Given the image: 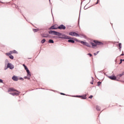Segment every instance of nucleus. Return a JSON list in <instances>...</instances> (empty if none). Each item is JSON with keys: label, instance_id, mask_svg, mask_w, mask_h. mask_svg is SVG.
I'll use <instances>...</instances> for the list:
<instances>
[{"label": "nucleus", "instance_id": "obj_10", "mask_svg": "<svg viewBox=\"0 0 124 124\" xmlns=\"http://www.w3.org/2000/svg\"><path fill=\"white\" fill-rule=\"evenodd\" d=\"M12 79L14 81H18V78L16 76H14Z\"/></svg>", "mask_w": 124, "mask_h": 124}, {"label": "nucleus", "instance_id": "obj_8", "mask_svg": "<svg viewBox=\"0 0 124 124\" xmlns=\"http://www.w3.org/2000/svg\"><path fill=\"white\" fill-rule=\"evenodd\" d=\"M58 29H59V30H65L66 27L64 25L62 24L59 26Z\"/></svg>", "mask_w": 124, "mask_h": 124}, {"label": "nucleus", "instance_id": "obj_9", "mask_svg": "<svg viewBox=\"0 0 124 124\" xmlns=\"http://www.w3.org/2000/svg\"><path fill=\"white\" fill-rule=\"evenodd\" d=\"M108 78H109V79H111V80H116V79H117L116 76H110L108 77Z\"/></svg>", "mask_w": 124, "mask_h": 124}, {"label": "nucleus", "instance_id": "obj_22", "mask_svg": "<svg viewBox=\"0 0 124 124\" xmlns=\"http://www.w3.org/2000/svg\"><path fill=\"white\" fill-rule=\"evenodd\" d=\"M46 41V40L43 39L41 41V43H45V42Z\"/></svg>", "mask_w": 124, "mask_h": 124}, {"label": "nucleus", "instance_id": "obj_32", "mask_svg": "<svg viewBox=\"0 0 124 124\" xmlns=\"http://www.w3.org/2000/svg\"><path fill=\"white\" fill-rule=\"evenodd\" d=\"M87 1H88V2H90V1H91L90 0H87Z\"/></svg>", "mask_w": 124, "mask_h": 124}, {"label": "nucleus", "instance_id": "obj_1", "mask_svg": "<svg viewBox=\"0 0 124 124\" xmlns=\"http://www.w3.org/2000/svg\"><path fill=\"white\" fill-rule=\"evenodd\" d=\"M23 66H24L25 70L26 71V72L27 73V79L30 80L31 79L30 77L31 76V72L29 70V68L26 66L25 64H23Z\"/></svg>", "mask_w": 124, "mask_h": 124}, {"label": "nucleus", "instance_id": "obj_25", "mask_svg": "<svg viewBox=\"0 0 124 124\" xmlns=\"http://www.w3.org/2000/svg\"><path fill=\"white\" fill-rule=\"evenodd\" d=\"M87 55L90 56V57H92V54H91V53H88Z\"/></svg>", "mask_w": 124, "mask_h": 124}, {"label": "nucleus", "instance_id": "obj_19", "mask_svg": "<svg viewBox=\"0 0 124 124\" xmlns=\"http://www.w3.org/2000/svg\"><path fill=\"white\" fill-rule=\"evenodd\" d=\"M49 43H54V41L53 40H49Z\"/></svg>", "mask_w": 124, "mask_h": 124}, {"label": "nucleus", "instance_id": "obj_14", "mask_svg": "<svg viewBox=\"0 0 124 124\" xmlns=\"http://www.w3.org/2000/svg\"><path fill=\"white\" fill-rule=\"evenodd\" d=\"M68 41L71 43H74L75 42L73 40H69Z\"/></svg>", "mask_w": 124, "mask_h": 124}, {"label": "nucleus", "instance_id": "obj_5", "mask_svg": "<svg viewBox=\"0 0 124 124\" xmlns=\"http://www.w3.org/2000/svg\"><path fill=\"white\" fill-rule=\"evenodd\" d=\"M59 38L64 39H69V37L66 35L62 34V35H61V36L59 37Z\"/></svg>", "mask_w": 124, "mask_h": 124}, {"label": "nucleus", "instance_id": "obj_36", "mask_svg": "<svg viewBox=\"0 0 124 124\" xmlns=\"http://www.w3.org/2000/svg\"><path fill=\"white\" fill-rule=\"evenodd\" d=\"M124 54H122L121 55V56H124Z\"/></svg>", "mask_w": 124, "mask_h": 124}, {"label": "nucleus", "instance_id": "obj_2", "mask_svg": "<svg viewBox=\"0 0 124 124\" xmlns=\"http://www.w3.org/2000/svg\"><path fill=\"white\" fill-rule=\"evenodd\" d=\"M94 43H90V45H92V48H94V47H96L97 45H101L102 43L99 42L97 41H94Z\"/></svg>", "mask_w": 124, "mask_h": 124}, {"label": "nucleus", "instance_id": "obj_35", "mask_svg": "<svg viewBox=\"0 0 124 124\" xmlns=\"http://www.w3.org/2000/svg\"><path fill=\"white\" fill-rule=\"evenodd\" d=\"M98 3V0H97V2L96 3V4H97Z\"/></svg>", "mask_w": 124, "mask_h": 124}, {"label": "nucleus", "instance_id": "obj_18", "mask_svg": "<svg viewBox=\"0 0 124 124\" xmlns=\"http://www.w3.org/2000/svg\"><path fill=\"white\" fill-rule=\"evenodd\" d=\"M38 31H39V30L38 29H33V31H34V32H36Z\"/></svg>", "mask_w": 124, "mask_h": 124}, {"label": "nucleus", "instance_id": "obj_39", "mask_svg": "<svg viewBox=\"0 0 124 124\" xmlns=\"http://www.w3.org/2000/svg\"><path fill=\"white\" fill-rule=\"evenodd\" d=\"M86 99V98H83V99Z\"/></svg>", "mask_w": 124, "mask_h": 124}, {"label": "nucleus", "instance_id": "obj_34", "mask_svg": "<svg viewBox=\"0 0 124 124\" xmlns=\"http://www.w3.org/2000/svg\"><path fill=\"white\" fill-rule=\"evenodd\" d=\"M97 54H96V53H94V56H96Z\"/></svg>", "mask_w": 124, "mask_h": 124}, {"label": "nucleus", "instance_id": "obj_12", "mask_svg": "<svg viewBox=\"0 0 124 124\" xmlns=\"http://www.w3.org/2000/svg\"><path fill=\"white\" fill-rule=\"evenodd\" d=\"M8 92H16V90L14 89V88H10L8 90Z\"/></svg>", "mask_w": 124, "mask_h": 124}, {"label": "nucleus", "instance_id": "obj_21", "mask_svg": "<svg viewBox=\"0 0 124 124\" xmlns=\"http://www.w3.org/2000/svg\"><path fill=\"white\" fill-rule=\"evenodd\" d=\"M51 30H56L57 28H55V26H53L51 27Z\"/></svg>", "mask_w": 124, "mask_h": 124}, {"label": "nucleus", "instance_id": "obj_40", "mask_svg": "<svg viewBox=\"0 0 124 124\" xmlns=\"http://www.w3.org/2000/svg\"><path fill=\"white\" fill-rule=\"evenodd\" d=\"M6 62H8V60H6Z\"/></svg>", "mask_w": 124, "mask_h": 124}, {"label": "nucleus", "instance_id": "obj_31", "mask_svg": "<svg viewBox=\"0 0 124 124\" xmlns=\"http://www.w3.org/2000/svg\"><path fill=\"white\" fill-rule=\"evenodd\" d=\"M121 62H124V59H123H123H121Z\"/></svg>", "mask_w": 124, "mask_h": 124}, {"label": "nucleus", "instance_id": "obj_37", "mask_svg": "<svg viewBox=\"0 0 124 124\" xmlns=\"http://www.w3.org/2000/svg\"><path fill=\"white\" fill-rule=\"evenodd\" d=\"M121 63H122V61H121V62H120V64H121Z\"/></svg>", "mask_w": 124, "mask_h": 124}, {"label": "nucleus", "instance_id": "obj_13", "mask_svg": "<svg viewBox=\"0 0 124 124\" xmlns=\"http://www.w3.org/2000/svg\"><path fill=\"white\" fill-rule=\"evenodd\" d=\"M12 95H19V93L17 92H15L14 93H11Z\"/></svg>", "mask_w": 124, "mask_h": 124}, {"label": "nucleus", "instance_id": "obj_11", "mask_svg": "<svg viewBox=\"0 0 124 124\" xmlns=\"http://www.w3.org/2000/svg\"><path fill=\"white\" fill-rule=\"evenodd\" d=\"M42 36L43 37H48V36H49V34L47 33H44L42 34Z\"/></svg>", "mask_w": 124, "mask_h": 124}, {"label": "nucleus", "instance_id": "obj_26", "mask_svg": "<svg viewBox=\"0 0 124 124\" xmlns=\"http://www.w3.org/2000/svg\"><path fill=\"white\" fill-rule=\"evenodd\" d=\"M19 80H24V78H19Z\"/></svg>", "mask_w": 124, "mask_h": 124}, {"label": "nucleus", "instance_id": "obj_4", "mask_svg": "<svg viewBox=\"0 0 124 124\" xmlns=\"http://www.w3.org/2000/svg\"><path fill=\"white\" fill-rule=\"evenodd\" d=\"M7 68H10V69H13L14 68V65L11 64V63H8L7 64V68H5V70H6Z\"/></svg>", "mask_w": 124, "mask_h": 124}, {"label": "nucleus", "instance_id": "obj_17", "mask_svg": "<svg viewBox=\"0 0 124 124\" xmlns=\"http://www.w3.org/2000/svg\"><path fill=\"white\" fill-rule=\"evenodd\" d=\"M10 59H11V60H13L14 59V57L12 56V55L9 56Z\"/></svg>", "mask_w": 124, "mask_h": 124}, {"label": "nucleus", "instance_id": "obj_23", "mask_svg": "<svg viewBox=\"0 0 124 124\" xmlns=\"http://www.w3.org/2000/svg\"><path fill=\"white\" fill-rule=\"evenodd\" d=\"M91 84H92V85L93 84V78L92 77V82H91Z\"/></svg>", "mask_w": 124, "mask_h": 124}, {"label": "nucleus", "instance_id": "obj_27", "mask_svg": "<svg viewBox=\"0 0 124 124\" xmlns=\"http://www.w3.org/2000/svg\"><path fill=\"white\" fill-rule=\"evenodd\" d=\"M93 95H91L90 96H89V98H93Z\"/></svg>", "mask_w": 124, "mask_h": 124}, {"label": "nucleus", "instance_id": "obj_3", "mask_svg": "<svg viewBox=\"0 0 124 124\" xmlns=\"http://www.w3.org/2000/svg\"><path fill=\"white\" fill-rule=\"evenodd\" d=\"M49 33H50V34H53L54 35H62V33H61L60 32H58L57 31H49Z\"/></svg>", "mask_w": 124, "mask_h": 124}, {"label": "nucleus", "instance_id": "obj_7", "mask_svg": "<svg viewBox=\"0 0 124 124\" xmlns=\"http://www.w3.org/2000/svg\"><path fill=\"white\" fill-rule=\"evenodd\" d=\"M80 42L81 43V44H83V45H85V46H87V47H91V45L86 42L80 41Z\"/></svg>", "mask_w": 124, "mask_h": 124}, {"label": "nucleus", "instance_id": "obj_29", "mask_svg": "<svg viewBox=\"0 0 124 124\" xmlns=\"http://www.w3.org/2000/svg\"><path fill=\"white\" fill-rule=\"evenodd\" d=\"M24 79H28V77H24Z\"/></svg>", "mask_w": 124, "mask_h": 124}, {"label": "nucleus", "instance_id": "obj_24", "mask_svg": "<svg viewBox=\"0 0 124 124\" xmlns=\"http://www.w3.org/2000/svg\"><path fill=\"white\" fill-rule=\"evenodd\" d=\"M0 83H3V81H2V79H0Z\"/></svg>", "mask_w": 124, "mask_h": 124}, {"label": "nucleus", "instance_id": "obj_38", "mask_svg": "<svg viewBox=\"0 0 124 124\" xmlns=\"http://www.w3.org/2000/svg\"><path fill=\"white\" fill-rule=\"evenodd\" d=\"M99 52V51L97 52V54H98Z\"/></svg>", "mask_w": 124, "mask_h": 124}, {"label": "nucleus", "instance_id": "obj_30", "mask_svg": "<svg viewBox=\"0 0 124 124\" xmlns=\"http://www.w3.org/2000/svg\"><path fill=\"white\" fill-rule=\"evenodd\" d=\"M76 97H82L81 96H76Z\"/></svg>", "mask_w": 124, "mask_h": 124}, {"label": "nucleus", "instance_id": "obj_6", "mask_svg": "<svg viewBox=\"0 0 124 124\" xmlns=\"http://www.w3.org/2000/svg\"><path fill=\"white\" fill-rule=\"evenodd\" d=\"M69 35H71L72 36H79L78 33L73 31L69 33Z\"/></svg>", "mask_w": 124, "mask_h": 124}, {"label": "nucleus", "instance_id": "obj_28", "mask_svg": "<svg viewBox=\"0 0 124 124\" xmlns=\"http://www.w3.org/2000/svg\"><path fill=\"white\" fill-rule=\"evenodd\" d=\"M100 84H101V82H98V86H99V85H100Z\"/></svg>", "mask_w": 124, "mask_h": 124}, {"label": "nucleus", "instance_id": "obj_15", "mask_svg": "<svg viewBox=\"0 0 124 124\" xmlns=\"http://www.w3.org/2000/svg\"><path fill=\"white\" fill-rule=\"evenodd\" d=\"M12 52V54H18V52L16 50H13Z\"/></svg>", "mask_w": 124, "mask_h": 124}, {"label": "nucleus", "instance_id": "obj_33", "mask_svg": "<svg viewBox=\"0 0 124 124\" xmlns=\"http://www.w3.org/2000/svg\"><path fill=\"white\" fill-rule=\"evenodd\" d=\"M61 94H63V95H64V93H61Z\"/></svg>", "mask_w": 124, "mask_h": 124}, {"label": "nucleus", "instance_id": "obj_16", "mask_svg": "<svg viewBox=\"0 0 124 124\" xmlns=\"http://www.w3.org/2000/svg\"><path fill=\"white\" fill-rule=\"evenodd\" d=\"M11 54H12V52L10 51V52L9 53H6V55H7V56H10L11 55Z\"/></svg>", "mask_w": 124, "mask_h": 124}, {"label": "nucleus", "instance_id": "obj_20", "mask_svg": "<svg viewBox=\"0 0 124 124\" xmlns=\"http://www.w3.org/2000/svg\"><path fill=\"white\" fill-rule=\"evenodd\" d=\"M119 49L121 51V49L122 48V44L121 43H119Z\"/></svg>", "mask_w": 124, "mask_h": 124}]
</instances>
